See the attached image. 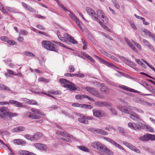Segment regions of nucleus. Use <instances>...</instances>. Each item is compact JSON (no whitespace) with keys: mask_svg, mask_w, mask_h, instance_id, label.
<instances>
[{"mask_svg":"<svg viewBox=\"0 0 155 155\" xmlns=\"http://www.w3.org/2000/svg\"><path fill=\"white\" fill-rule=\"evenodd\" d=\"M81 108L87 109H92L93 108V107L89 104H82Z\"/></svg>","mask_w":155,"mask_h":155,"instance_id":"obj_33","label":"nucleus"},{"mask_svg":"<svg viewBox=\"0 0 155 155\" xmlns=\"http://www.w3.org/2000/svg\"><path fill=\"white\" fill-rule=\"evenodd\" d=\"M65 76H67V77H73L76 76V74H71V73H66L64 74Z\"/></svg>","mask_w":155,"mask_h":155,"instance_id":"obj_61","label":"nucleus"},{"mask_svg":"<svg viewBox=\"0 0 155 155\" xmlns=\"http://www.w3.org/2000/svg\"><path fill=\"white\" fill-rule=\"evenodd\" d=\"M76 76L79 78H82L84 76V74L78 72L77 74H76Z\"/></svg>","mask_w":155,"mask_h":155,"instance_id":"obj_56","label":"nucleus"},{"mask_svg":"<svg viewBox=\"0 0 155 155\" xmlns=\"http://www.w3.org/2000/svg\"><path fill=\"white\" fill-rule=\"evenodd\" d=\"M68 83L69 84H65L63 85L62 86L68 89H69L71 91H76L79 88L78 86H76L72 82L68 81Z\"/></svg>","mask_w":155,"mask_h":155,"instance_id":"obj_7","label":"nucleus"},{"mask_svg":"<svg viewBox=\"0 0 155 155\" xmlns=\"http://www.w3.org/2000/svg\"><path fill=\"white\" fill-rule=\"evenodd\" d=\"M94 104L96 106L100 107L109 106L111 105L110 103L104 101H96Z\"/></svg>","mask_w":155,"mask_h":155,"instance_id":"obj_13","label":"nucleus"},{"mask_svg":"<svg viewBox=\"0 0 155 155\" xmlns=\"http://www.w3.org/2000/svg\"><path fill=\"white\" fill-rule=\"evenodd\" d=\"M93 131L94 132H95L97 133L104 135H107L108 134V133L107 132L105 131L102 129H94Z\"/></svg>","mask_w":155,"mask_h":155,"instance_id":"obj_22","label":"nucleus"},{"mask_svg":"<svg viewBox=\"0 0 155 155\" xmlns=\"http://www.w3.org/2000/svg\"><path fill=\"white\" fill-rule=\"evenodd\" d=\"M20 139H15L13 140V142L15 144L17 145H20Z\"/></svg>","mask_w":155,"mask_h":155,"instance_id":"obj_62","label":"nucleus"},{"mask_svg":"<svg viewBox=\"0 0 155 155\" xmlns=\"http://www.w3.org/2000/svg\"><path fill=\"white\" fill-rule=\"evenodd\" d=\"M8 116V108L6 107H0V117L1 118H4Z\"/></svg>","mask_w":155,"mask_h":155,"instance_id":"obj_9","label":"nucleus"},{"mask_svg":"<svg viewBox=\"0 0 155 155\" xmlns=\"http://www.w3.org/2000/svg\"><path fill=\"white\" fill-rule=\"evenodd\" d=\"M25 130V128L24 127L21 126L17 127H16L13 129L12 130V132L17 133L21 131H24Z\"/></svg>","mask_w":155,"mask_h":155,"instance_id":"obj_19","label":"nucleus"},{"mask_svg":"<svg viewBox=\"0 0 155 155\" xmlns=\"http://www.w3.org/2000/svg\"><path fill=\"white\" fill-rule=\"evenodd\" d=\"M93 111L94 116L95 117H102L103 116L104 112L102 110H93Z\"/></svg>","mask_w":155,"mask_h":155,"instance_id":"obj_17","label":"nucleus"},{"mask_svg":"<svg viewBox=\"0 0 155 155\" xmlns=\"http://www.w3.org/2000/svg\"><path fill=\"white\" fill-rule=\"evenodd\" d=\"M0 134L2 135H9L10 133L7 131L0 130Z\"/></svg>","mask_w":155,"mask_h":155,"instance_id":"obj_41","label":"nucleus"},{"mask_svg":"<svg viewBox=\"0 0 155 155\" xmlns=\"http://www.w3.org/2000/svg\"><path fill=\"white\" fill-rule=\"evenodd\" d=\"M78 148L81 150L84 151L88 152H89V150L86 147L83 146H77Z\"/></svg>","mask_w":155,"mask_h":155,"instance_id":"obj_30","label":"nucleus"},{"mask_svg":"<svg viewBox=\"0 0 155 155\" xmlns=\"http://www.w3.org/2000/svg\"><path fill=\"white\" fill-rule=\"evenodd\" d=\"M7 72L9 74L12 75H18V74H16L15 72L10 70H8Z\"/></svg>","mask_w":155,"mask_h":155,"instance_id":"obj_58","label":"nucleus"},{"mask_svg":"<svg viewBox=\"0 0 155 155\" xmlns=\"http://www.w3.org/2000/svg\"><path fill=\"white\" fill-rule=\"evenodd\" d=\"M119 87L120 88L127 91H129L130 92H137V91H135L132 88H129L127 86L124 85L120 86H119Z\"/></svg>","mask_w":155,"mask_h":155,"instance_id":"obj_28","label":"nucleus"},{"mask_svg":"<svg viewBox=\"0 0 155 155\" xmlns=\"http://www.w3.org/2000/svg\"><path fill=\"white\" fill-rule=\"evenodd\" d=\"M123 143L126 146L129 148L130 149L135 152L139 153H140V151L138 149L126 141H124L123 142Z\"/></svg>","mask_w":155,"mask_h":155,"instance_id":"obj_10","label":"nucleus"},{"mask_svg":"<svg viewBox=\"0 0 155 155\" xmlns=\"http://www.w3.org/2000/svg\"><path fill=\"white\" fill-rule=\"evenodd\" d=\"M42 46L47 50L58 52L59 49L56 47V45L51 42L47 41H43L42 42Z\"/></svg>","mask_w":155,"mask_h":155,"instance_id":"obj_3","label":"nucleus"},{"mask_svg":"<svg viewBox=\"0 0 155 155\" xmlns=\"http://www.w3.org/2000/svg\"><path fill=\"white\" fill-rule=\"evenodd\" d=\"M59 134L61 135L64 136L65 137H68L71 138L74 140L78 141V139L74 137L73 136L70 135L66 132H60Z\"/></svg>","mask_w":155,"mask_h":155,"instance_id":"obj_21","label":"nucleus"},{"mask_svg":"<svg viewBox=\"0 0 155 155\" xmlns=\"http://www.w3.org/2000/svg\"><path fill=\"white\" fill-rule=\"evenodd\" d=\"M0 10H1L3 13H7L8 12L6 9H5L2 3L0 2Z\"/></svg>","mask_w":155,"mask_h":155,"instance_id":"obj_44","label":"nucleus"},{"mask_svg":"<svg viewBox=\"0 0 155 155\" xmlns=\"http://www.w3.org/2000/svg\"><path fill=\"white\" fill-rule=\"evenodd\" d=\"M85 10L87 13L91 16L92 19L94 21H98V15L100 16L101 14H103V12L100 9H98L96 13L90 7H86Z\"/></svg>","mask_w":155,"mask_h":155,"instance_id":"obj_2","label":"nucleus"},{"mask_svg":"<svg viewBox=\"0 0 155 155\" xmlns=\"http://www.w3.org/2000/svg\"><path fill=\"white\" fill-rule=\"evenodd\" d=\"M139 140L143 142L149 141L148 134L140 137L139 138Z\"/></svg>","mask_w":155,"mask_h":155,"instance_id":"obj_26","label":"nucleus"},{"mask_svg":"<svg viewBox=\"0 0 155 155\" xmlns=\"http://www.w3.org/2000/svg\"><path fill=\"white\" fill-rule=\"evenodd\" d=\"M59 82L61 84H65V83H68V81H68L67 80L64 79H59Z\"/></svg>","mask_w":155,"mask_h":155,"instance_id":"obj_52","label":"nucleus"},{"mask_svg":"<svg viewBox=\"0 0 155 155\" xmlns=\"http://www.w3.org/2000/svg\"><path fill=\"white\" fill-rule=\"evenodd\" d=\"M128 114L130 115V117L133 120L136 121H140L141 120V119L140 118L139 115L135 112L133 113L130 112V114Z\"/></svg>","mask_w":155,"mask_h":155,"instance_id":"obj_11","label":"nucleus"},{"mask_svg":"<svg viewBox=\"0 0 155 155\" xmlns=\"http://www.w3.org/2000/svg\"><path fill=\"white\" fill-rule=\"evenodd\" d=\"M85 116L81 115L80 117L78 118V120L81 123L85 124H87L88 123V121L86 120V118Z\"/></svg>","mask_w":155,"mask_h":155,"instance_id":"obj_20","label":"nucleus"},{"mask_svg":"<svg viewBox=\"0 0 155 155\" xmlns=\"http://www.w3.org/2000/svg\"><path fill=\"white\" fill-rule=\"evenodd\" d=\"M130 26L134 29L136 30L137 29V28L134 22H130Z\"/></svg>","mask_w":155,"mask_h":155,"instance_id":"obj_63","label":"nucleus"},{"mask_svg":"<svg viewBox=\"0 0 155 155\" xmlns=\"http://www.w3.org/2000/svg\"><path fill=\"white\" fill-rule=\"evenodd\" d=\"M7 43L9 45H16V43L13 40H9V39L7 42Z\"/></svg>","mask_w":155,"mask_h":155,"instance_id":"obj_38","label":"nucleus"},{"mask_svg":"<svg viewBox=\"0 0 155 155\" xmlns=\"http://www.w3.org/2000/svg\"><path fill=\"white\" fill-rule=\"evenodd\" d=\"M24 137L26 139H28V140H31V141H34L33 135L32 136L28 134H26L25 135Z\"/></svg>","mask_w":155,"mask_h":155,"instance_id":"obj_35","label":"nucleus"},{"mask_svg":"<svg viewBox=\"0 0 155 155\" xmlns=\"http://www.w3.org/2000/svg\"><path fill=\"white\" fill-rule=\"evenodd\" d=\"M85 89L91 94L100 98H103V96L100 94L94 88L90 87H86Z\"/></svg>","mask_w":155,"mask_h":155,"instance_id":"obj_5","label":"nucleus"},{"mask_svg":"<svg viewBox=\"0 0 155 155\" xmlns=\"http://www.w3.org/2000/svg\"><path fill=\"white\" fill-rule=\"evenodd\" d=\"M95 57L102 63L108 66H114L112 64H110L108 62L105 61L103 59L100 58L98 56L95 55Z\"/></svg>","mask_w":155,"mask_h":155,"instance_id":"obj_25","label":"nucleus"},{"mask_svg":"<svg viewBox=\"0 0 155 155\" xmlns=\"http://www.w3.org/2000/svg\"><path fill=\"white\" fill-rule=\"evenodd\" d=\"M8 115L10 117H16L18 116V114L15 113L9 112H8Z\"/></svg>","mask_w":155,"mask_h":155,"instance_id":"obj_53","label":"nucleus"},{"mask_svg":"<svg viewBox=\"0 0 155 155\" xmlns=\"http://www.w3.org/2000/svg\"><path fill=\"white\" fill-rule=\"evenodd\" d=\"M149 141L150 140L151 141L155 140V135L148 134Z\"/></svg>","mask_w":155,"mask_h":155,"instance_id":"obj_37","label":"nucleus"},{"mask_svg":"<svg viewBox=\"0 0 155 155\" xmlns=\"http://www.w3.org/2000/svg\"><path fill=\"white\" fill-rule=\"evenodd\" d=\"M67 12H68V14L70 17L74 21H75L78 18L76 17V15L73 13H72L71 11L68 10V11H67Z\"/></svg>","mask_w":155,"mask_h":155,"instance_id":"obj_32","label":"nucleus"},{"mask_svg":"<svg viewBox=\"0 0 155 155\" xmlns=\"http://www.w3.org/2000/svg\"><path fill=\"white\" fill-rule=\"evenodd\" d=\"M132 42L140 50H141L142 49L140 45L138 43H137L135 41L132 40Z\"/></svg>","mask_w":155,"mask_h":155,"instance_id":"obj_42","label":"nucleus"},{"mask_svg":"<svg viewBox=\"0 0 155 155\" xmlns=\"http://www.w3.org/2000/svg\"><path fill=\"white\" fill-rule=\"evenodd\" d=\"M143 42L147 47L151 49L152 51H155V49L154 47L147 40L145 39H143Z\"/></svg>","mask_w":155,"mask_h":155,"instance_id":"obj_15","label":"nucleus"},{"mask_svg":"<svg viewBox=\"0 0 155 155\" xmlns=\"http://www.w3.org/2000/svg\"><path fill=\"white\" fill-rule=\"evenodd\" d=\"M52 41L53 42H54V43H55V44H57L58 45H59L60 46H62V47H63L64 48L66 47V46H65V45H64L62 43H61L60 42H57V41Z\"/></svg>","mask_w":155,"mask_h":155,"instance_id":"obj_55","label":"nucleus"},{"mask_svg":"<svg viewBox=\"0 0 155 155\" xmlns=\"http://www.w3.org/2000/svg\"><path fill=\"white\" fill-rule=\"evenodd\" d=\"M72 105L74 107H81L82 104H79L78 103H74L72 104Z\"/></svg>","mask_w":155,"mask_h":155,"instance_id":"obj_59","label":"nucleus"},{"mask_svg":"<svg viewBox=\"0 0 155 155\" xmlns=\"http://www.w3.org/2000/svg\"><path fill=\"white\" fill-rule=\"evenodd\" d=\"M43 134L41 133L37 132L35 133L33 135L34 141L35 140H39L42 137Z\"/></svg>","mask_w":155,"mask_h":155,"instance_id":"obj_18","label":"nucleus"},{"mask_svg":"<svg viewBox=\"0 0 155 155\" xmlns=\"http://www.w3.org/2000/svg\"><path fill=\"white\" fill-rule=\"evenodd\" d=\"M82 41L83 43V48L84 49H86L87 47V43L82 39Z\"/></svg>","mask_w":155,"mask_h":155,"instance_id":"obj_51","label":"nucleus"},{"mask_svg":"<svg viewBox=\"0 0 155 155\" xmlns=\"http://www.w3.org/2000/svg\"><path fill=\"white\" fill-rule=\"evenodd\" d=\"M38 81H43L46 82H48L49 81V80L45 79V78H38Z\"/></svg>","mask_w":155,"mask_h":155,"instance_id":"obj_48","label":"nucleus"},{"mask_svg":"<svg viewBox=\"0 0 155 155\" xmlns=\"http://www.w3.org/2000/svg\"><path fill=\"white\" fill-rule=\"evenodd\" d=\"M6 8L8 11L12 12H16V10L13 8L7 6Z\"/></svg>","mask_w":155,"mask_h":155,"instance_id":"obj_40","label":"nucleus"},{"mask_svg":"<svg viewBox=\"0 0 155 155\" xmlns=\"http://www.w3.org/2000/svg\"><path fill=\"white\" fill-rule=\"evenodd\" d=\"M100 51L103 54H104L105 56H107L109 58H110V57H111V55L110 54L105 51L103 49H100Z\"/></svg>","mask_w":155,"mask_h":155,"instance_id":"obj_39","label":"nucleus"},{"mask_svg":"<svg viewBox=\"0 0 155 155\" xmlns=\"http://www.w3.org/2000/svg\"><path fill=\"white\" fill-rule=\"evenodd\" d=\"M15 105H16V106L18 107H23V104L22 103L17 101Z\"/></svg>","mask_w":155,"mask_h":155,"instance_id":"obj_60","label":"nucleus"},{"mask_svg":"<svg viewBox=\"0 0 155 155\" xmlns=\"http://www.w3.org/2000/svg\"><path fill=\"white\" fill-rule=\"evenodd\" d=\"M57 4L60 8L63 9L66 12H67V11H68V10L64 6V5L62 4L60 2H59Z\"/></svg>","mask_w":155,"mask_h":155,"instance_id":"obj_46","label":"nucleus"},{"mask_svg":"<svg viewBox=\"0 0 155 155\" xmlns=\"http://www.w3.org/2000/svg\"><path fill=\"white\" fill-rule=\"evenodd\" d=\"M19 153L21 155H29V152L28 151H19Z\"/></svg>","mask_w":155,"mask_h":155,"instance_id":"obj_45","label":"nucleus"},{"mask_svg":"<svg viewBox=\"0 0 155 155\" xmlns=\"http://www.w3.org/2000/svg\"><path fill=\"white\" fill-rule=\"evenodd\" d=\"M20 145L24 146L26 144V142L25 141L22 140V139H20Z\"/></svg>","mask_w":155,"mask_h":155,"instance_id":"obj_64","label":"nucleus"},{"mask_svg":"<svg viewBox=\"0 0 155 155\" xmlns=\"http://www.w3.org/2000/svg\"><path fill=\"white\" fill-rule=\"evenodd\" d=\"M19 34V35H26L28 34V32L27 31L21 29L20 30Z\"/></svg>","mask_w":155,"mask_h":155,"instance_id":"obj_49","label":"nucleus"},{"mask_svg":"<svg viewBox=\"0 0 155 155\" xmlns=\"http://www.w3.org/2000/svg\"><path fill=\"white\" fill-rule=\"evenodd\" d=\"M22 4L24 8H25L27 10H28L31 12H34V10L33 8L28 6L25 2H22Z\"/></svg>","mask_w":155,"mask_h":155,"instance_id":"obj_29","label":"nucleus"},{"mask_svg":"<svg viewBox=\"0 0 155 155\" xmlns=\"http://www.w3.org/2000/svg\"><path fill=\"white\" fill-rule=\"evenodd\" d=\"M30 110L34 113L30 112H27L26 113V115L28 116L29 118H31L33 119H38L41 118L40 115L43 116L45 115L44 113L41 112V110L38 109L32 108Z\"/></svg>","mask_w":155,"mask_h":155,"instance_id":"obj_1","label":"nucleus"},{"mask_svg":"<svg viewBox=\"0 0 155 155\" xmlns=\"http://www.w3.org/2000/svg\"><path fill=\"white\" fill-rule=\"evenodd\" d=\"M110 110L111 113L115 115H117V114L115 109L112 107L110 108Z\"/></svg>","mask_w":155,"mask_h":155,"instance_id":"obj_54","label":"nucleus"},{"mask_svg":"<svg viewBox=\"0 0 155 155\" xmlns=\"http://www.w3.org/2000/svg\"><path fill=\"white\" fill-rule=\"evenodd\" d=\"M131 107L128 105L126 106H117V108L118 109L121 111V112L127 114H130V112H129L128 109H130Z\"/></svg>","mask_w":155,"mask_h":155,"instance_id":"obj_8","label":"nucleus"},{"mask_svg":"<svg viewBox=\"0 0 155 155\" xmlns=\"http://www.w3.org/2000/svg\"><path fill=\"white\" fill-rule=\"evenodd\" d=\"M25 54L28 56L30 57H34L35 56V54L30 52L28 51H26L24 52Z\"/></svg>","mask_w":155,"mask_h":155,"instance_id":"obj_36","label":"nucleus"},{"mask_svg":"<svg viewBox=\"0 0 155 155\" xmlns=\"http://www.w3.org/2000/svg\"><path fill=\"white\" fill-rule=\"evenodd\" d=\"M124 39L125 41L126 42L128 45L134 51L137 52V49L133 45V44L131 41L128 39L127 37H124Z\"/></svg>","mask_w":155,"mask_h":155,"instance_id":"obj_16","label":"nucleus"},{"mask_svg":"<svg viewBox=\"0 0 155 155\" xmlns=\"http://www.w3.org/2000/svg\"><path fill=\"white\" fill-rule=\"evenodd\" d=\"M104 152L108 155H113V152L107 148L105 146L101 152Z\"/></svg>","mask_w":155,"mask_h":155,"instance_id":"obj_27","label":"nucleus"},{"mask_svg":"<svg viewBox=\"0 0 155 155\" xmlns=\"http://www.w3.org/2000/svg\"><path fill=\"white\" fill-rule=\"evenodd\" d=\"M69 71L70 72H73L74 71V67L72 65H70L69 67Z\"/></svg>","mask_w":155,"mask_h":155,"instance_id":"obj_57","label":"nucleus"},{"mask_svg":"<svg viewBox=\"0 0 155 155\" xmlns=\"http://www.w3.org/2000/svg\"><path fill=\"white\" fill-rule=\"evenodd\" d=\"M143 31L146 35L148 36L150 38L152 39L155 42V34L151 33L150 31L146 29H144Z\"/></svg>","mask_w":155,"mask_h":155,"instance_id":"obj_12","label":"nucleus"},{"mask_svg":"<svg viewBox=\"0 0 155 155\" xmlns=\"http://www.w3.org/2000/svg\"><path fill=\"white\" fill-rule=\"evenodd\" d=\"M145 127L146 129L147 130L150 132H153L154 131V129L152 128L149 126L146 125Z\"/></svg>","mask_w":155,"mask_h":155,"instance_id":"obj_47","label":"nucleus"},{"mask_svg":"<svg viewBox=\"0 0 155 155\" xmlns=\"http://www.w3.org/2000/svg\"><path fill=\"white\" fill-rule=\"evenodd\" d=\"M57 35L58 38L61 41L64 42H66V41L65 38L67 39L68 41L73 44H77L78 42L77 41H75L74 38L72 37L70 35L67 33H64L63 35V36L64 38L61 37L59 35V33L58 31Z\"/></svg>","mask_w":155,"mask_h":155,"instance_id":"obj_4","label":"nucleus"},{"mask_svg":"<svg viewBox=\"0 0 155 155\" xmlns=\"http://www.w3.org/2000/svg\"><path fill=\"white\" fill-rule=\"evenodd\" d=\"M101 15V20L103 21V22L105 23H108V19L107 18V17L105 15L104 13H103V14H101L100 15Z\"/></svg>","mask_w":155,"mask_h":155,"instance_id":"obj_31","label":"nucleus"},{"mask_svg":"<svg viewBox=\"0 0 155 155\" xmlns=\"http://www.w3.org/2000/svg\"><path fill=\"white\" fill-rule=\"evenodd\" d=\"M34 146L37 149L43 151H46L47 146L44 144L36 143L34 144Z\"/></svg>","mask_w":155,"mask_h":155,"instance_id":"obj_14","label":"nucleus"},{"mask_svg":"<svg viewBox=\"0 0 155 155\" xmlns=\"http://www.w3.org/2000/svg\"><path fill=\"white\" fill-rule=\"evenodd\" d=\"M117 129L122 134L125 135V130L124 128L120 127H118Z\"/></svg>","mask_w":155,"mask_h":155,"instance_id":"obj_43","label":"nucleus"},{"mask_svg":"<svg viewBox=\"0 0 155 155\" xmlns=\"http://www.w3.org/2000/svg\"><path fill=\"white\" fill-rule=\"evenodd\" d=\"M128 127L130 128L135 130H138L139 128L137 127L136 124L129 122L128 124Z\"/></svg>","mask_w":155,"mask_h":155,"instance_id":"obj_23","label":"nucleus"},{"mask_svg":"<svg viewBox=\"0 0 155 155\" xmlns=\"http://www.w3.org/2000/svg\"><path fill=\"white\" fill-rule=\"evenodd\" d=\"M8 38L7 37L5 36H2L0 37V39L2 41L6 42H7Z\"/></svg>","mask_w":155,"mask_h":155,"instance_id":"obj_50","label":"nucleus"},{"mask_svg":"<svg viewBox=\"0 0 155 155\" xmlns=\"http://www.w3.org/2000/svg\"><path fill=\"white\" fill-rule=\"evenodd\" d=\"M130 110H134L138 112H139V113H140L141 114H143L144 113V112L143 110H142L141 109H140L137 108L136 107H131V108H130Z\"/></svg>","mask_w":155,"mask_h":155,"instance_id":"obj_34","label":"nucleus"},{"mask_svg":"<svg viewBox=\"0 0 155 155\" xmlns=\"http://www.w3.org/2000/svg\"><path fill=\"white\" fill-rule=\"evenodd\" d=\"M104 85V84L103 83L101 84L100 85L101 86V91L103 92L104 93H106L107 94H108L109 93V89Z\"/></svg>","mask_w":155,"mask_h":155,"instance_id":"obj_24","label":"nucleus"},{"mask_svg":"<svg viewBox=\"0 0 155 155\" xmlns=\"http://www.w3.org/2000/svg\"><path fill=\"white\" fill-rule=\"evenodd\" d=\"M91 146L92 147L97 149V150L102 152L105 146L98 141H96L91 143Z\"/></svg>","mask_w":155,"mask_h":155,"instance_id":"obj_6","label":"nucleus"}]
</instances>
